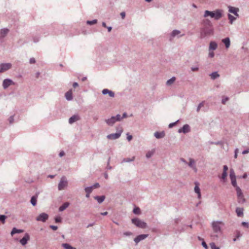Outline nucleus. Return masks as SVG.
Wrapping results in <instances>:
<instances>
[{
  "label": "nucleus",
  "mask_w": 249,
  "mask_h": 249,
  "mask_svg": "<svg viewBox=\"0 0 249 249\" xmlns=\"http://www.w3.org/2000/svg\"><path fill=\"white\" fill-rule=\"evenodd\" d=\"M223 11L221 9H216L213 11H210L209 10H205L203 17L207 18L210 17L211 18H213L215 20H219L222 18L223 16Z\"/></svg>",
  "instance_id": "nucleus-1"
},
{
  "label": "nucleus",
  "mask_w": 249,
  "mask_h": 249,
  "mask_svg": "<svg viewBox=\"0 0 249 249\" xmlns=\"http://www.w3.org/2000/svg\"><path fill=\"white\" fill-rule=\"evenodd\" d=\"M214 31L213 27L202 26L200 30V37L204 38L213 35Z\"/></svg>",
  "instance_id": "nucleus-2"
},
{
  "label": "nucleus",
  "mask_w": 249,
  "mask_h": 249,
  "mask_svg": "<svg viewBox=\"0 0 249 249\" xmlns=\"http://www.w3.org/2000/svg\"><path fill=\"white\" fill-rule=\"evenodd\" d=\"M220 224H221V222L218 221H213L212 223V228L213 231L214 233H216V234L211 235V237L213 239H214L215 237L216 238H218V233H221V227L220 226Z\"/></svg>",
  "instance_id": "nucleus-3"
},
{
  "label": "nucleus",
  "mask_w": 249,
  "mask_h": 249,
  "mask_svg": "<svg viewBox=\"0 0 249 249\" xmlns=\"http://www.w3.org/2000/svg\"><path fill=\"white\" fill-rule=\"evenodd\" d=\"M131 221L133 224L138 228L145 229L147 227L146 223L141 220L138 218H133L132 219Z\"/></svg>",
  "instance_id": "nucleus-4"
},
{
  "label": "nucleus",
  "mask_w": 249,
  "mask_h": 249,
  "mask_svg": "<svg viewBox=\"0 0 249 249\" xmlns=\"http://www.w3.org/2000/svg\"><path fill=\"white\" fill-rule=\"evenodd\" d=\"M68 185V181L65 176H63L59 181L58 185V189L59 190H62L67 187Z\"/></svg>",
  "instance_id": "nucleus-5"
},
{
  "label": "nucleus",
  "mask_w": 249,
  "mask_h": 249,
  "mask_svg": "<svg viewBox=\"0 0 249 249\" xmlns=\"http://www.w3.org/2000/svg\"><path fill=\"white\" fill-rule=\"evenodd\" d=\"M12 67V64L10 63H1L0 64V73L4 72Z\"/></svg>",
  "instance_id": "nucleus-6"
},
{
  "label": "nucleus",
  "mask_w": 249,
  "mask_h": 249,
  "mask_svg": "<svg viewBox=\"0 0 249 249\" xmlns=\"http://www.w3.org/2000/svg\"><path fill=\"white\" fill-rule=\"evenodd\" d=\"M122 132H123V130H121L117 133L109 134L107 136V137L108 139H109V140L117 139L120 138Z\"/></svg>",
  "instance_id": "nucleus-7"
},
{
  "label": "nucleus",
  "mask_w": 249,
  "mask_h": 249,
  "mask_svg": "<svg viewBox=\"0 0 249 249\" xmlns=\"http://www.w3.org/2000/svg\"><path fill=\"white\" fill-rule=\"evenodd\" d=\"M48 217L49 216L47 213H40L37 217H36V220L45 222L48 219Z\"/></svg>",
  "instance_id": "nucleus-8"
},
{
  "label": "nucleus",
  "mask_w": 249,
  "mask_h": 249,
  "mask_svg": "<svg viewBox=\"0 0 249 249\" xmlns=\"http://www.w3.org/2000/svg\"><path fill=\"white\" fill-rule=\"evenodd\" d=\"M14 84L13 81L9 78L4 79L2 82V87L4 89H7L10 85Z\"/></svg>",
  "instance_id": "nucleus-9"
},
{
  "label": "nucleus",
  "mask_w": 249,
  "mask_h": 249,
  "mask_svg": "<svg viewBox=\"0 0 249 249\" xmlns=\"http://www.w3.org/2000/svg\"><path fill=\"white\" fill-rule=\"evenodd\" d=\"M191 131L190 127L188 124H184L182 127L179 128L178 130L179 133H187Z\"/></svg>",
  "instance_id": "nucleus-10"
},
{
  "label": "nucleus",
  "mask_w": 249,
  "mask_h": 249,
  "mask_svg": "<svg viewBox=\"0 0 249 249\" xmlns=\"http://www.w3.org/2000/svg\"><path fill=\"white\" fill-rule=\"evenodd\" d=\"M30 240V236L29 234L27 233H26L23 236V237L19 241L21 244L23 246H25L27 244L28 241Z\"/></svg>",
  "instance_id": "nucleus-11"
},
{
  "label": "nucleus",
  "mask_w": 249,
  "mask_h": 249,
  "mask_svg": "<svg viewBox=\"0 0 249 249\" xmlns=\"http://www.w3.org/2000/svg\"><path fill=\"white\" fill-rule=\"evenodd\" d=\"M148 236V234H140L134 238V241L137 244L139 242L144 240Z\"/></svg>",
  "instance_id": "nucleus-12"
},
{
  "label": "nucleus",
  "mask_w": 249,
  "mask_h": 249,
  "mask_svg": "<svg viewBox=\"0 0 249 249\" xmlns=\"http://www.w3.org/2000/svg\"><path fill=\"white\" fill-rule=\"evenodd\" d=\"M180 33V31L178 30H174L170 34V36L169 37V41H172L173 38L177 36Z\"/></svg>",
  "instance_id": "nucleus-13"
},
{
  "label": "nucleus",
  "mask_w": 249,
  "mask_h": 249,
  "mask_svg": "<svg viewBox=\"0 0 249 249\" xmlns=\"http://www.w3.org/2000/svg\"><path fill=\"white\" fill-rule=\"evenodd\" d=\"M106 124L109 126H113L116 122L114 116H112L110 118L105 120Z\"/></svg>",
  "instance_id": "nucleus-14"
},
{
  "label": "nucleus",
  "mask_w": 249,
  "mask_h": 249,
  "mask_svg": "<svg viewBox=\"0 0 249 249\" xmlns=\"http://www.w3.org/2000/svg\"><path fill=\"white\" fill-rule=\"evenodd\" d=\"M187 164H188V166L192 168L195 172H197V170L195 164V161L194 159L190 158L189 162Z\"/></svg>",
  "instance_id": "nucleus-15"
},
{
  "label": "nucleus",
  "mask_w": 249,
  "mask_h": 249,
  "mask_svg": "<svg viewBox=\"0 0 249 249\" xmlns=\"http://www.w3.org/2000/svg\"><path fill=\"white\" fill-rule=\"evenodd\" d=\"M80 119V117L78 115H74L70 118L69 120V123L70 124H72L73 123L79 120Z\"/></svg>",
  "instance_id": "nucleus-16"
},
{
  "label": "nucleus",
  "mask_w": 249,
  "mask_h": 249,
  "mask_svg": "<svg viewBox=\"0 0 249 249\" xmlns=\"http://www.w3.org/2000/svg\"><path fill=\"white\" fill-rule=\"evenodd\" d=\"M229 11L230 13H231L233 14L234 15H235L236 17H239V15L238 14L237 12L239 11V9L237 8L233 7L232 6H229Z\"/></svg>",
  "instance_id": "nucleus-17"
},
{
  "label": "nucleus",
  "mask_w": 249,
  "mask_h": 249,
  "mask_svg": "<svg viewBox=\"0 0 249 249\" xmlns=\"http://www.w3.org/2000/svg\"><path fill=\"white\" fill-rule=\"evenodd\" d=\"M102 93L104 95H106L108 94L109 96L111 97H114L115 96V93L111 90H110L107 89H105L102 90Z\"/></svg>",
  "instance_id": "nucleus-18"
},
{
  "label": "nucleus",
  "mask_w": 249,
  "mask_h": 249,
  "mask_svg": "<svg viewBox=\"0 0 249 249\" xmlns=\"http://www.w3.org/2000/svg\"><path fill=\"white\" fill-rule=\"evenodd\" d=\"M9 30L7 28H3L0 31V38H3L6 36Z\"/></svg>",
  "instance_id": "nucleus-19"
},
{
  "label": "nucleus",
  "mask_w": 249,
  "mask_h": 249,
  "mask_svg": "<svg viewBox=\"0 0 249 249\" xmlns=\"http://www.w3.org/2000/svg\"><path fill=\"white\" fill-rule=\"evenodd\" d=\"M154 135L157 139H161L165 137V134L164 131H156L154 133Z\"/></svg>",
  "instance_id": "nucleus-20"
},
{
  "label": "nucleus",
  "mask_w": 249,
  "mask_h": 249,
  "mask_svg": "<svg viewBox=\"0 0 249 249\" xmlns=\"http://www.w3.org/2000/svg\"><path fill=\"white\" fill-rule=\"evenodd\" d=\"M202 24L203 26L213 27L212 22L208 19H204L202 21Z\"/></svg>",
  "instance_id": "nucleus-21"
},
{
  "label": "nucleus",
  "mask_w": 249,
  "mask_h": 249,
  "mask_svg": "<svg viewBox=\"0 0 249 249\" xmlns=\"http://www.w3.org/2000/svg\"><path fill=\"white\" fill-rule=\"evenodd\" d=\"M217 43L214 41H211L210 43L209 48V51H213L217 49Z\"/></svg>",
  "instance_id": "nucleus-22"
},
{
  "label": "nucleus",
  "mask_w": 249,
  "mask_h": 249,
  "mask_svg": "<svg viewBox=\"0 0 249 249\" xmlns=\"http://www.w3.org/2000/svg\"><path fill=\"white\" fill-rule=\"evenodd\" d=\"M65 98L68 101H71L72 97V89H70L65 93Z\"/></svg>",
  "instance_id": "nucleus-23"
},
{
  "label": "nucleus",
  "mask_w": 249,
  "mask_h": 249,
  "mask_svg": "<svg viewBox=\"0 0 249 249\" xmlns=\"http://www.w3.org/2000/svg\"><path fill=\"white\" fill-rule=\"evenodd\" d=\"M194 190H195V192L196 194H197L198 198H200V197H201L200 190L198 186V183L197 182L195 183V186Z\"/></svg>",
  "instance_id": "nucleus-24"
},
{
  "label": "nucleus",
  "mask_w": 249,
  "mask_h": 249,
  "mask_svg": "<svg viewBox=\"0 0 249 249\" xmlns=\"http://www.w3.org/2000/svg\"><path fill=\"white\" fill-rule=\"evenodd\" d=\"M222 42L225 44L227 49L229 48L230 46V39L229 37H226L222 40Z\"/></svg>",
  "instance_id": "nucleus-25"
},
{
  "label": "nucleus",
  "mask_w": 249,
  "mask_h": 249,
  "mask_svg": "<svg viewBox=\"0 0 249 249\" xmlns=\"http://www.w3.org/2000/svg\"><path fill=\"white\" fill-rule=\"evenodd\" d=\"M105 196H95L94 197V198L98 202L99 204L102 203L105 199Z\"/></svg>",
  "instance_id": "nucleus-26"
},
{
  "label": "nucleus",
  "mask_w": 249,
  "mask_h": 249,
  "mask_svg": "<svg viewBox=\"0 0 249 249\" xmlns=\"http://www.w3.org/2000/svg\"><path fill=\"white\" fill-rule=\"evenodd\" d=\"M243 211L244 209L243 208H237L235 210L237 215L238 217H242L243 216Z\"/></svg>",
  "instance_id": "nucleus-27"
},
{
  "label": "nucleus",
  "mask_w": 249,
  "mask_h": 249,
  "mask_svg": "<svg viewBox=\"0 0 249 249\" xmlns=\"http://www.w3.org/2000/svg\"><path fill=\"white\" fill-rule=\"evenodd\" d=\"M70 205V203L68 202H65L59 208V211L62 212L67 208Z\"/></svg>",
  "instance_id": "nucleus-28"
},
{
  "label": "nucleus",
  "mask_w": 249,
  "mask_h": 249,
  "mask_svg": "<svg viewBox=\"0 0 249 249\" xmlns=\"http://www.w3.org/2000/svg\"><path fill=\"white\" fill-rule=\"evenodd\" d=\"M24 231L23 230L17 229L16 228H13L11 232V235L13 236L15 233H20Z\"/></svg>",
  "instance_id": "nucleus-29"
},
{
  "label": "nucleus",
  "mask_w": 249,
  "mask_h": 249,
  "mask_svg": "<svg viewBox=\"0 0 249 249\" xmlns=\"http://www.w3.org/2000/svg\"><path fill=\"white\" fill-rule=\"evenodd\" d=\"M210 76L211 78L213 80H214L220 76V75L218 73L217 71H214L210 74Z\"/></svg>",
  "instance_id": "nucleus-30"
},
{
  "label": "nucleus",
  "mask_w": 249,
  "mask_h": 249,
  "mask_svg": "<svg viewBox=\"0 0 249 249\" xmlns=\"http://www.w3.org/2000/svg\"><path fill=\"white\" fill-rule=\"evenodd\" d=\"M238 202L240 204H243L246 202V199L244 198V195H241L237 196Z\"/></svg>",
  "instance_id": "nucleus-31"
},
{
  "label": "nucleus",
  "mask_w": 249,
  "mask_h": 249,
  "mask_svg": "<svg viewBox=\"0 0 249 249\" xmlns=\"http://www.w3.org/2000/svg\"><path fill=\"white\" fill-rule=\"evenodd\" d=\"M62 246L65 249H76L75 248L72 247L71 245L68 243H63L62 244Z\"/></svg>",
  "instance_id": "nucleus-32"
},
{
  "label": "nucleus",
  "mask_w": 249,
  "mask_h": 249,
  "mask_svg": "<svg viewBox=\"0 0 249 249\" xmlns=\"http://www.w3.org/2000/svg\"><path fill=\"white\" fill-rule=\"evenodd\" d=\"M37 196H33L31 199V203L33 206H35L37 202Z\"/></svg>",
  "instance_id": "nucleus-33"
},
{
  "label": "nucleus",
  "mask_w": 249,
  "mask_h": 249,
  "mask_svg": "<svg viewBox=\"0 0 249 249\" xmlns=\"http://www.w3.org/2000/svg\"><path fill=\"white\" fill-rule=\"evenodd\" d=\"M176 80V78L175 77H172L171 78L169 79L166 82V85L168 86L171 85Z\"/></svg>",
  "instance_id": "nucleus-34"
},
{
  "label": "nucleus",
  "mask_w": 249,
  "mask_h": 249,
  "mask_svg": "<svg viewBox=\"0 0 249 249\" xmlns=\"http://www.w3.org/2000/svg\"><path fill=\"white\" fill-rule=\"evenodd\" d=\"M230 178H235L236 176L234 171V170L233 169H231L230 171Z\"/></svg>",
  "instance_id": "nucleus-35"
},
{
  "label": "nucleus",
  "mask_w": 249,
  "mask_h": 249,
  "mask_svg": "<svg viewBox=\"0 0 249 249\" xmlns=\"http://www.w3.org/2000/svg\"><path fill=\"white\" fill-rule=\"evenodd\" d=\"M204 104H205V101H202V102H201L197 106V108H196V111L197 112H199L200 110V108L202 107H203L204 106Z\"/></svg>",
  "instance_id": "nucleus-36"
},
{
  "label": "nucleus",
  "mask_w": 249,
  "mask_h": 249,
  "mask_svg": "<svg viewBox=\"0 0 249 249\" xmlns=\"http://www.w3.org/2000/svg\"><path fill=\"white\" fill-rule=\"evenodd\" d=\"M228 17L229 18V19L230 20V22L231 24H232L233 21L235 20L236 18L234 17L233 16L231 15L230 14H229L228 15Z\"/></svg>",
  "instance_id": "nucleus-37"
},
{
  "label": "nucleus",
  "mask_w": 249,
  "mask_h": 249,
  "mask_svg": "<svg viewBox=\"0 0 249 249\" xmlns=\"http://www.w3.org/2000/svg\"><path fill=\"white\" fill-rule=\"evenodd\" d=\"M92 190L93 189L91 186L87 187L85 188V192L87 194H90L92 192Z\"/></svg>",
  "instance_id": "nucleus-38"
},
{
  "label": "nucleus",
  "mask_w": 249,
  "mask_h": 249,
  "mask_svg": "<svg viewBox=\"0 0 249 249\" xmlns=\"http://www.w3.org/2000/svg\"><path fill=\"white\" fill-rule=\"evenodd\" d=\"M135 160V157H133L132 158H126L123 160V162H129L134 161Z\"/></svg>",
  "instance_id": "nucleus-39"
},
{
  "label": "nucleus",
  "mask_w": 249,
  "mask_h": 249,
  "mask_svg": "<svg viewBox=\"0 0 249 249\" xmlns=\"http://www.w3.org/2000/svg\"><path fill=\"white\" fill-rule=\"evenodd\" d=\"M231 184H232V185L233 187H235L236 188L237 187H238L237 185L236 178H231Z\"/></svg>",
  "instance_id": "nucleus-40"
},
{
  "label": "nucleus",
  "mask_w": 249,
  "mask_h": 249,
  "mask_svg": "<svg viewBox=\"0 0 249 249\" xmlns=\"http://www.w3.org/2000/svg\"><path fill=\"white\" fill-rule=\"evenodd\" d=\"M133 213L136 214H141V210L139 207H135L133 211Z\"/></svg>",
  "instance_id": "nucleus-41"
},
{
  "label": "nucleus",
  "mask_w": 249,
  "mask_h": 249,
  "mask_svg": "<svg viewBox=\"0 0 249 249\" xmlns=\"http://www.w3.org/2000/svg\"><path fill=\"white\" fill-rule=\"evenodd\" d=\"M236 192H237V196L243 195V193L242 192V190L239 187H236Z\"/></svg>",
  "instance_id": "nucleus-42"
},
{
  "label": "nucleus",
  "mask_w": 249,
  "mask_h": 249,
  "mask_svg": "<svg viewBox=\"0 0 249 249\" xmlns=\"http://www.w3.org/2000/svg\"><path fill=\"white\" fill-rule=\"evenodd\" d=\"M6 218L7 216L6 215H0V221H1L2 223L4 224L5 223Z\"/></svg>",
  "instance_id": "nucleus-43"
},
{
  "label": "nucleus",
  "mask_w": 249,
  "mask_h": 249,
  "mask_svg": "<svg viewBox=\"0 0 249 249\" xmlns=\"http://www.w3.org/2000/svg\"><path fill=\"white\" fill-rule=\"evenodd\" d=\"M97 22V19H93L92 20H88L87 23L89 25H93L96 24Z\"/></svg>",
  "instance_id": "nucleus-44"
},
{
  "label": "nucleus",
  "mask_w": 249,
  "mask_h": 249,
  "mask_svg": "<svg viewBox=\"0 0 249 249\" xmlns=\"http://www.w3.org/2000/svg\"><path fill=\"white\" fill-rule=\"evenodd\" d=\"M210 246L211 249H220L219 247L216 246L215 243L213 242L211 243Z\"/></svg>",
  "instance_id": "nucleus-45"
},
{
  "label": "nucleus",
  "mask_w": 249,
  "mask_h": 249,
  "mask_svg": "<svg viewBox=\"0 0 249 249\" xmlns=\"http://www.w3.org/2000/svg\"><path fill=\"white\" fill-rule=\"evenodd\" d=\"M154 154V152L153 151H148L146 154V157L147 158V159H149L150 158V157H151Z\"/></svg>",
  "instance_id": "nucleus-46"
},
{
  "label": "nucleus",
  "mask_w": 249,
  "mask_h": 249,
  "mask_svg": "<svg viewBox=\"0 0 249 249\" xmlns=\"http://www.w3.org/2000/svg\"><path fill=\"white\" fill-rule=\"evenodd\" d=\"M114 117H115V119L116 122L120 121L122 120V118H121V116L120 114H117V115L114 116Z\"/></svg>",
  "instance_id": "nucleus-47"
},
{
  "label": "nucleus",
  "mask_w": 249,
  "mask_h": 249,
  "mask_svg": "<svg viewBox=\"0 0 249 249\" xmlns=\"http://www.w3.org/2000/svg\"><path fill=\"white\" fill-rule=\"evenodd\" d=\"M54 220L56 223H60L62 221V218L60 216H56L55 217Z\"/></svg>",
  "instance_id": "nucleus-48"
},
{
  "label": "nucleus",
  "mask_w": 249,
  "mask_h": 249,
  "mask_svg": "<svg viewBox=\"0 0 249 249\" xmlns=\"http://www.w3.org/2000/svg\"><path fill=\"white\" fill-rule=\"evenodd\" d=\"M133 234V233L130 231H125L123 233V235L124 236H129Z\"/></svg>",
  "instance_id": "nucleus-49"
},
{
  "label": "nucleus",
  "mask_w": 249,
  "mask_h": 249,
  "mask_svg": "<svg viewBox=\"0 0 249 249\" xmlns=\"http://www.w3.org/2000/svg\"><path fill=\"white\" fill-rule=\"evenodd\" d=\"M210 143L211 144L220 145L221 144L222 142L221 141H217L216 142H210Z\"/></svg>",
  "instance_id": "nucleus-50"
},
{
  "label": "nucleus",
  "mask_w": 249,
  "mask_h": 249,
  "mask_svg": "<svg viewBox=\"0 0 249 249\" xmlns=\"http://www.w3.org/2000/svg\"><path fill=\"white\" fill-rule=\"evenodd\" d=\"M9 122L10 124H12L14 121V116H11L8 119Z\"/></svg>",
  "instance_id": "nucleus-51"
},
{
  "label": "nucleus",
  "mask_w": 249,
  "mask_h": 249,
  "mask_svg": "<svg viewBox=\"0 0 249 249\" xmlns=\"http://www.w3.org/2000/svg\"><path fill=\"white\" fill-rule=\"evenodd\" d=\"M91 186L92 187V189H93L99 188L100 187V184L99 183H96Z\"/></svg>",
  "instance_id": "nucleus-52"
},
{
  "label": "nucleus",
  "mask_w": 249,
  "mask_h": 249,
  "mask_svg": "<svg viewBox=\"0 0 249 249\" xmlns=\"http://www.w3.org/2000/svg\"><path fill=\"white\" fill-rule=\"evenodd\" d=\"M229 100V98L227 97H224L222 100V103L223 104H225L226 102Z\"/></svg>",
  "instance_id": "nucleus-53"
},
{
  "label": "nucleus",
  "mask_w": 249,
  "mask_h": 249,
  "mask_svg": "<svg viewBox=\"0 0 249 249\" xmlns=\"http://www.w3.org/2000/svg\"><path fill=\"white\" fill-rule=\"evenodd\" d=\"M242 225L245 227H246V228H249V224L248 222H242Z\"/></svg>",
  "instance_id": "nucleus-54"
},
{
  "label": "nucleus",
  "mask_w": 249,
  "mask_h": 249,
  "mask_svg": "<svg viewBox=\"0 0 249 249\" xmlns=\"http://www.w3.org/2000/svg\"><path fill=\"white\" fill-rule=\"evenodd\" d=\"M214 56V53H213V51H209V56L211 58H213V57Z\"/></svg>",
  "instance_id": "nucleus-55"
},
{
  "label": "nucleus",
  "mask_w": 249,
  "mask_h": 249,
  "mask_svg": "<svg viewBox=\"0 0 249 249\" xmlns=\"http://www.w3.org/2000/svg\"><path fill=\"white\" fill-rule=\"evenodd\" d=\"M227 173L223 172L222 174V177H221L223 179H225L227 177Z\"/></svg>",
  "instance_id": "nucleus-56"
},
{
  "label": "nucleus",
  "mask_w": 249,
  "mask_h": 249,
  "mask_svg": "<svg viewBox=\"0 0 249 249\" xmlns=\"http://www.w3.org/2000/svg\"><path fill=\"white\" fill-rule=\"evenodd\" d=\"M127 135V139L128 141H130L132 139V136L131 135H129V133H127L126 134Z\"/></svg>",
  "instance_id": "nucleus-57"
},
{
  "label": "nucleus",
  "mask_w": 249,
  "mask_h": 249,
  "mask_svg": "<svg viewBox=\"0 0 249 249\" xmlns=\"http://www.w3.org/2000/svg\"><path fill=\"white\" fill-rule=\"evenodd\" d=\"M178 122V120L177 121H176V122H175L174 123H172L170 124H169V128H172V127L175 126Z\"/></svg>",
  "instance_id": "nucleus-58"
},
{
  "label": "nucleus",
  "mask_w": 249,
  "mask_h": 249,
  "mask_svg": "<svg viewBox=\"0 0 249 249\" xmlns=\"http://www.w3.org/2000/svg\"><path fill=\"white\" fill-rule=\"evenodd\" d=\"M202 245L205 249H208V246L204 241L202 242Z\"/></svg>",
  "instance_id": "nucleus-59"
},
{
  "label": "nucleus",
  "mask_w": 249,
  "mask_h": 249,
  "mask_svg": "<svg viewBox=\"0 0 249 249\" xmlns=\"http://www.w3.org/2000/svg\"><path fill=\"white\" fill-rule=\"evenodd\" d=\"M29 62L30 64H35L36 63V60L35 58H31L29 60Z\"/></svg>",
  "instance_id": "nucleus-60"
},
{
  "label": "nucleus",
  "mask_w": 249,
  "mask_h": 249,
  "mask_svg": "<svg viewBox=\"0 0 249 249\" xmlns=\"http://www.w3.org/2000/svg\"><path fill=\"white\" fill-rule=\"evenodd\" d=\"M242 236V234L240 233L239 231H237L236 232V238H239Z\"/></svg>",
  "instance_id": "nucleus-61"
},
{
  "label": "nucleus",
  "mask_w": 249,
  "mask_h": 249,
  "mask_svg": "<svg viewBox=\"0 0 249 249\" xmlns=\"http://www.w3.org/2000/svg\"><path fill=\"white\" fill-rule=\"evenodd\" d=\"M50 228L51 229H52L53 230V231H56V230H57V229H58L57 226H54V225H50Z\"/></svg>",
  "instance_id": "nucleus-62"
},
{
  "label": "nucleus",
  "mask_w": 249,
  "mask_h": 249,
  "mask_svg": "<svg viewBox=\"0 0 249 249\" xmlns=\"http://www.w3.org/2000/svg\"><path fill=\"white\" fill-rule=\"evenodd\" d=\"M191 69L193 71H197L199 69L198 67H192Z\"/></svg>",
  "instance_id": "nucleus-63"
},
{
  "label": "nucleus",
  "mask_w": 249,
  "mask_h": 249,
  "mask_svg": "<svg viewBox=\"0 0 249 249\" xmlns=\"http://www.w3.org/2000/svg\"><path fill=\"white\" fill-rule=\"evenodd\" d=\"M127 116V114L126 112H124L122 116H121L122 119L126 118Z\"/></svg>",
  "instance_id": "nucleus-64"
}]
</instances>
